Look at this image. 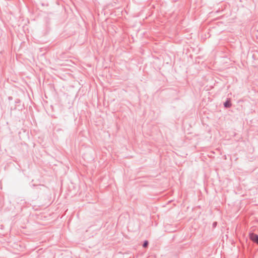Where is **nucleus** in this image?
<instances>
[{"mask_svg": "<svg viewBox=\"0 0 258 258\" xmlns=\"http://www.w3.org/2000/svg\"><path fill=\"white\" fill-rule=\"evenodd\" d=\"M249 238L253 241L258 243V235H257L254 234V233H250L249 234Z\"/></svg>", "mask_w": 258, "mask_h": 258, "instance_id": "nucleus-1", "label": "nucleus"}, {"mask_svg": "<svg viewBox=\"0 0 258 258\" xmlns=\"http://www.w3.org/2000/svg\"><path fill=\"white\" fill-rule=\"evenodd\" d=\"M231 105L230 103V101L229 100H227L226 102L224 103V106L225 107H229Z\"/></svg>", "mask_w": 258, "mask_h": 258, "instance_id": "nucleus-2", "label": "nucleus"}, {"mask_svg": "<svg viewBox=\"0 0 258 258\" xmlns=\"http://www.w3.org/2000/svg\"><path fill=\"white\" fill-rule=\"evenodd\" d=\"M148 245V241H145L143 244L144 247H146Z\"/></svg>", "mask_w": 258, "mask_h": 258, "instance_id": "nucleus-3", "label": "nucleus"}]
</instances>
